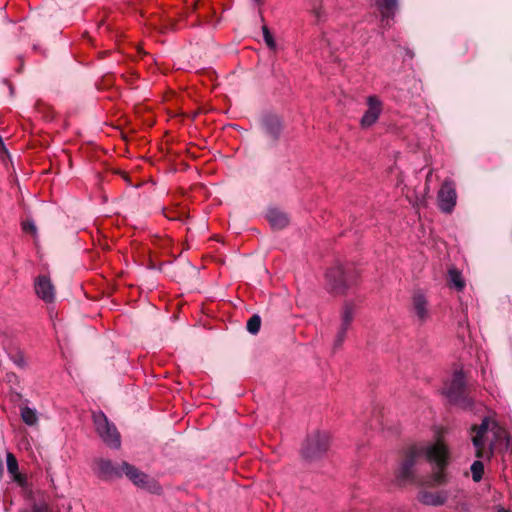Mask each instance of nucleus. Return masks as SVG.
<instances>
[{
    "label": "nucleus",
    "instance_id": "nucleus-1",
    "mask_svg": "<svg viewBox=\"0 0 512 512\" xmlns=\"http://www.w3.org/2000/svg\"><path fill=\"white\" fill-rule=\"evenodd\" d=\"M506 431L498 423L485 417L480 425L471 429V440L475 448V456L479 459L489 460L499 442L506 438Z\"/></svg>",
    "mask_w": 512,
    "mask_h": 512
},
{
    "label": "nucleus",
    "instance_id": "nucleus-2",
    "mask_svg": "<svg viewBox=\"0 0 512 512\" xmlns=\"http://www.w3.org/2000/svg\"><path fill=\"white\" fill-rule=\"evenodd\" d=\"M441 450L438 446H430L429 443L416 444L408 448L405 458L400 464L396 478L401 484H414L417 482L415 466L417 460L424 457L428 462L443 463V458L439 455Z\"/></svg>",
    "mask_w": 512,
    "mask_h": 512
},
{
    "label": "nucleus",
    "instance_id": "nucleus-3",
    "mask_svg": "<svg viewBox=\"0 0 512 512\" xmlns=\"http://www.w3.org/2000/svg\"><path fill=\"white\" fill-rule=\"evenodd\" d=\"M443 394L452 403L458 404L463 408L472 405L470 398L464 395L465 392V376L462 371H455L450 379H448L442 388Z\"/></svg>",
    "mask_w": 512,
    "mask_h": 512
},
{
    "label": "nucleus",
    "instance_id": "nucleus-4",
    "mask_svg": "<svg viewBox=\"0 0 512 512\" xmlns=\"http://www.w3.org/2000/svg\"><path fill=\"white\" fill-rule=\"evenodd\" d=\"M93 422L99 437L105 444L114 449L121 446L120 434L102 411L93 413Z\"/></svg>",
    "mask_w": 512,
    "mask_h": 512
},
{
    "label": "nucleus",
    "instance_id": "nucleus-5",
    "mask_svg": "<svg viewBox=\"0 0 512 512\" xmlns=\"http://www.w3.org/2000/svg\"><path fill=\"white\" fill-rule=\"evenodd\" d=\"M328 284L335 293H344L354 282L355 275L342 265H335L326 274Z\"/></svg>",
    "mask_w": 512,
    "mask_h": 512
},
{
    "label": "nucleus",
    "instance_id": "nucleus-6",
    "mask_svg": "<svg viewBox=\"0 0 512 512\" xmlns=\"http://www.w3.org/2000/svg\"><path fill=\"white\" fill-rule=\"evenodd\" d=\"M329 448V436L325 432H315L308 436L302 449L306 459L312 460L322 456Z\"/></svg>",
    "mask_w": 512,
    "mask_h": 512
},
{
    "label": "nucleus",
    "instance_id": "nucleus-7",
    "mask_svg": "<svg viewBox=\"0 0 512 512\" xmlns=\"http://www.w3.org/2000/svg\"><path fill=\"white\" fill-rule=\"evenodd\" d=\"M356 313V306L353 302L347 301L344 303L340 313V325L337 330L334 347L339 348L342 346L346 339L348 330L350 329L354 316Z\"/></svg>",
    "mask_w": 512,
    "mask_h": 512
},
{
    "label": "nucleus",
    "instance_id": "nucleus-8",
    "mask_svg": "<svg viewBox=\"0 0 512 512\" xmlns=\"http://www.w3.org/2000/svg\"><path fill=\"white\" fill-rule=\"evenodd\" d=\"M437 199L438 207L443 213L449 214L454 210L457 202V193L455 183L452 180L446 179L442 183Z\"/></svg>",
    "mask_w": 512,
    "mask_h": 512
},
{
    "label": "nucleus",
    "instance_id": "nucleus-9",
    "mask_svg": "<svg viewBox=\"0 0 512 512\" xmlns=\"http://www.w3.org/2000/svg\"><path fill=\"white\" fill-rule=\"evenodd\" d=\"M430 446H438L441 450V453L439 455L443 458V463H437V462H429L432 464L435 468L433 474H432V480L437 485L446 484L448 482V476L445 472V468L449 464V458H450V452L447 447V445L440 439L430 442Z\"/></svg>",
    "mask_w": 512,
    "mask_h": 512
},
{
    "label": "nucleus",
    "instance_id": "nucleus-10",
    "mask_svg": "<svg viewBox=\"0 0 512 512\" xmlns=\"http://www.w3.org/2000/svg\"><path fill=\"white\" fill-rule=\"evenodd\" d=\"M367 105L368 109L365 111L360 121L361 126L364 128L371 127L375 124L383 109L381 100L374 95L367 98Z\"/></svg>",
    "mask_w": 512,
    "mask_h": 512
},
{
    "label": "nucleus",
    "instance_id": "nucleus-11",
    "mask_svg": "<svg viewBox=\"0 0 512 512\" xmlns=\"http://www.w3.org/2000/svg\"><path fill=\"white\" fill-rule=\"evenodd\" d=\"M34 288L37 296L47 303L55 299V288L49 277L45 275L38 276L35 279Z\"/></svg>",
    "mask_w": 512,
    "mask_h": 512
},
{
    "label": "nucleus",
    "instance_id": "nucleus-12",
    "mask_svg": "<svg viewBox=\"0 0 512 512\" xmlns=\"http://www.w3.org/2000/svg\"><path fill=\"white\" fill-rule=\"evenodd\" d=\"M448 495L446 491H428L420 490L417 494V500L426 506H442L446 503Z\"/></svg>",
    "mask_w": 512,
    "mask_h": 512
},
{
    "label": "nucleus",
    "instance_id": "nucleus-13",
    "mask_svg": "<svg viewBox=\"0 0 512 512\" xmlns=\"http://www.w3.org/2000/svg\"><path fill=\"white\" fill-rule=\"evenodd\" d=\"M96 472L104 479H113L122 476V464L115 466L110 460L99 459L96 462Z\"/></svg>",
    "mask_w": 512,
    "mask_h": 512
},
{
    "label": "nucleus",
    "instance_id": "nucleus-14",
    "mask_svg": "<svg viewBox=\"0 0 512 512\" xmlns=\"http://www.w3.org/2000/svg\"><path fill=\"white\" fill-rule=\"evenodd\" d=\"M412 312L421 323L429 318L428 302L423 294L415 293L412 297Z\"/></svg>",
    "mask_w": 512,
    "mask_h": 512
},
{
    "label": "nucleus",
    "instance_id": "nucleus-15",
    "mask_svg": "<svg viewBox=\"0 0 512 512\" xmlns=\"http://www.w3.org/2000/svg\"><path fill=\"white\" fill-rule=\"evenodd\" d=\"M122 474H125L135 485L139 487L144 488L148 485V476L127 462H122Z\"/></svg>",
    "mask_w": 512,
    "mask_h": 512
},
{
    "label": "nucleus",
    "instance_id": "nucleus-16",
    "mask_svg": "<svg viewBox=\"0 0 512 512\" xmlns=\"http://www.w3.org/2000/svg\"><path fill=\"white\" fill-rule=\"evenodd\" d=\"M376 5L381 13L382 21H386L388 24L398 9V0H376Z\"/></svg>",
    "mask_w": 512,
    "mask_h": 512
},
{
    "label": "nucleus",
    "instance_id": "nucleus-17",
    "mask_svg": "<svg viewBox=\"0 0 512 512\" xmlns=\"http://www.w3.org/2000/svg\"><path fill=\"white\" fill-rule=\"evenodd\" d=\"M262 126L267 135L276 139L281 132V121L277 116L267 115L262 120Z\"/></svg>",
    "mask_w": 512,
    "mask_h": 512
},
{
    "label": "nucleus",
    "instance_id": "nucleus-18",
    "mask_svg": "<svg viewBox=\"0 0 512 512\" xmlns=\"http://www.w3.org/2000/svg\"><path fill=\"white\" fill-rule=\"evenodd\" d=\"M267 219L274 229H283L289 223L287 214L277 209H270L267 213Z\"/></svg>",
    "mask_w": 512,
    "mask_h": 512
},
{
    "label": "nucleus",
    "instance_id": "nucleus-19",
    "mask_svg": "<svg viewBox=\"0 0 512 512\" xmlns=\"http://www.w3.org/2000/svg\"><path fill=\"white\" fill-rule=\"evenodd\" d=\"M22 421L28 426H34L38 423V414L35 409L22 407L20 411Z\"/></svg>",
    "mask_w": 512,
    "mask_h": 512
},
{
    "label": "nucleus",
    "instance_id": "nucleus-20",
    "mask_svg": "<svg viewBox=\"0 0 512 512\" xmlns=\"http://www.w3.org/2000/svg\"><path fill=\"white\" fill-rule=\"evenodd\" d=\"M450 285L461 291L465 287V282L461 273L457 269H450L448 272Z\"/></svg>",
    "mask_w": 512,
    "mask_h": 512
},
{
    "label": "nucleus",
    "instance_id": "nucleus-21",
    "mask_svg": "<svg viewBox=\"0 0 512 512\" xmlns=\"http://www.w3.org/2000/svg\"><path fill=\"white\" fill-rule=\"evenodd\" d=\"M6 464H7L8 472L14 476L15 480H19L20 476L17 473L18 472V462L12 453H7Z\"/></svg>",
    "mask_w": 512,
    "mask_h": 512
},
{
    "label": "nucleus",
    "instance_id": "nucleus-22",
    "mask_svg": "<svg viewBox=\"0 0 512 512\" xmlns=\"http://www.w3.org/2000/svg\"><path fill=\"white\" fill-rule=\"evenodd\" d=\"M470 470H471V474H472V479L474 482H479L481 481L482 477H483V473H484V465H483V462L480 461V460H476L472 463L471 467H470Z\"/></svg>",
    "mask_w": 512,
    "mask_h": 512
},
{
    "label": "nucleus",
    "instance_id": "nucleus-23",
    "mask_svg": "<svg viewBox=\"0 0 512 512\" xmlns=\"http://www.w3.org/2000/svg\"><path fill=\"white\" fill-rule=\"evenodd\" d=\"M260 326H261V318L257 314L251 316L249 318V320L247 321V325H246L247 330L253 335H255L259 332Z\"/></svg>",
    "mask_w": 512,
    "mask_h": 512
},
{
    "label": "nucleus",
    "instance_id": "nucleus-24",
    "mask_svg": "<svg viewBox=\"0 0 512 512\" xmlns=\"http://www.w3.org/2000/svg\"><path fill=\"white\" fill-rule=\"evenodd\" d=\"M11 361L18 366L19 368H24L26 366V360L21 351H17L15 353L10 354Z\"/></svg>",
    "mask_w": 512,
    "mask_h": 512
},
{
    "label": "nucleus",
    "instance_id": "nucleus-25",
    "mask_svg": "<svg viewBox=\"0 0 512 512\" xmlns=\"http://www.w3.org/2000/svg\"><path fill=\"white\" fill-rule=\"evenodd\" d=\"M262 33H263V38H264L266 45L271 49H275V47H276L275 40L267 26L262 27Z\"/></svg>",
    "mask_w": 512,
    "mask_h": 512
},
{
    "label": "nucleus",
    "instance_id": "nucleus-26",
    "mask_svg": "<svg viewBox=\"0 0 512 512\" xmlns=\"http://www.w3.org/2000/svg\"><path fill=\"white\" fill-rule=\"evenodd\" d=\"M23 229H24L25 231H30V232H32V233H35V232H36V226H35V224H34L33 222H25V223L23 224Z\"/></svg>",
    "mask_w": 512,
    "mask_h": 512
},
{
    "label": "nucleus",
    "instance_id": "nucleus-27",
    "mask_svg": "<svg viewBox=\"0 0 512 512\" xmlns=\"http://www.w3.org/2000/svg\"><path fill=\"white\" fill-rule=\"evenodd\" d=\"M425 203V197H421V198H417L416 201H415V205H422Z\"/></svg>",
    "mask_w": 512,
    "mask_h": 512
},
{
    "label": "nucleus",
    "instance_id": "nucleus-28",
    "mask_svg": "<svg viewBox=\"0 0 512 512\" xmlns=\"http://www.w3.org/2000/svg\"><path fill=\"white\" fill-rule=\"evenodd\" d=\"M431 171L428 173L427 175V178H426V187H425V190H426V193L429 191V186H428V182L430 181V177H431Z\"/></svg>",
    "mask_w": 512,
    "mask_h": 512
},
{
    "label": "nucleus",
    "instance_id": "nucleus-29",
    "mask_svg": "<svg viewBox=\"0 0 512 512\" xmlns=\"http://www.w3.org/2000/svg\"><path fill=\"white\" fill-rule=\"evenodd\" d=\"M34 511L35 512H40L41 511V508H38L37 506L34 508Z\"/></svg>",
    "mask_w": 512,
    "mask_h": 512
}]
</instances>
